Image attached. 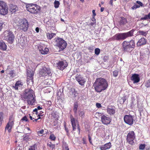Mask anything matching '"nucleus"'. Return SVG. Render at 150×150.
Segmentation results:
<instances>
[{"label":"nucleus","instance_id":"4d7b16f0","mask_svg":"<svg viewBox=\"0 0 150 150\" xmlns=\"http://www.w3.org/2000/svg\"><path fill=\"white\" fill-rule=\"evenodd\" d=\"M13 74H14V72H13V70L11 71L9 74L10 75V76H12V77H13Z\"/></svg>","mask_w":150,"mask_h":150},{"label":"nucleus","instance_id":"20e7f679","mask_svg":"<svg viewBox=\"0 0 150 150\" xmlns=\"http://www.w3.org/2000/svg\"><path fill=\"white\" fill-rule=\"evenodd\" d=\"M56 45L58 47L60 50H64L66 47L67 43L66 41L62 38L59 37H56L54 39Z\"/></svg>","mask_w":150,"mask_h":150},{"label":"nucleus","instance_id":"39448f33","mask_svg":"<svg viewBox=\"0 0 150 150\" xmlns=\"http://www.w3.org/2000/svg\"><path fill=\"white\" fill-rule=\"evenodd\" d=\"M4 35L5 40L10 43H13L15 36L12 32L8 30L5 31L4 32Z\"/></svg>","mask_w":150,"mask_h":150},{"label":"nucleus","instance_id":"f03ea898","mask_svg":"<svg viewBox=\"0 0 150 150\" xmlns=\"http://www.w3.org/2000/svg\"><path fill=\"white\" fill-rule=\"evenodd\" d=\"M34 93L31 89H25L24 93L21 95L23 99L27 100V103L30 105H33L35 103V99L33 96Z\"/></svg>","mask_w":150,"mask_h":150},{"label":"nucleus","instance_id":"de8ad7c7","mask_svg":"<svg viewBox=\"0 0 150 150\" xmlns=\"http://www.w3.org/2000/svg\"><path fill=\"white\" fill-rule=\"evenodd\" d=\"M53 118H55L57 117V113L56 112L53 111L51 114Z\"/></svg>","mask_w":150,"mask_h":150},{"label":"nucleus","instance_id":"2f4dec72","mask_svg":"<svg viewBox=\"0 0 150 150\" xmlns=\"http://www.w3.org/2000/svg\"><path fill=\"white\" fill-rule=\"evenodd\" d=\"M4 113L2 112H0V126H1L3 120Z\"/></svg>","mask_w":150,"mask_h":150},{"label":"nucleus","instance_id":"79ce46f5","mask_svg":"<svg viewBox=\"0 0 150 150\" xmlns=\"http://www.w3.org/2000/svg\"><path fill=\"white\" fill-rule=\"evenodd\" d=\"M145 144H141L139 146V149L141 150H144L145 147Z\"/></svg>","mask_w":150,"mask_h":150},{"label":"nucleus","instance_id":"f8f14e48","mask_svg":"<svg viewBox=\"0 0 150 150\" xmlns=\"http://www.w3.org/2000/svg\"><path fill=\"white\" fill-rule=\"evenodd\" d=\"M75 78L79 84L81 86L83 85L86 81L80 75L77 74L75 76Z\"/></svg>","mask_w":150,"mask_h":150},{"label":"nucleus","instance_id":"f704fd0d","mask_svg":"<svg viewBox=\"0 0 150 150\" xmlns=\"http://www.w3.org/2000/svg\"><path fill=\"white\" fill-rule=\"evenodd\" d=\"M78 107V104L77 103H75L74 104V107L73 110L74 111V113H76L77 112V108Z\"/></svg>","mask_w":150,"mask_h":150},{"label":"nucleus","instance_id":"5701e85b","mask_svg":"<svg viewBox=\"0 0 150 150\" xmlns=\"http://www.w3.org/2000/svg\"><path fill=\"white\" fill-rule=\"evenodd\" d=\"M18 43L20 44L21 47L24 46L25 43V38L23 37L20 38L18 39Z\"/></svg>","mask_w":150,"mask_h":150},{"label":"nucleus","instance_id":"c756f323","mask_svg":"<svg viewBox=\"0 0 150 150\" xmlns=\"http://www.w3.org/2000/svg\"><path fill=\"white\" fill-rule=\"evenodd\" d=\"M18 7L16 6H11V12L13 13H14L18 10Z\"/></svg>","mask_w":150,"mask_h":150},{"label":"nucleus","instance_id":"6ab92c4d","mask_svg":"<svg viewBox=\"0 0 150 150\" xmlns=\"http://www.w3.org/2000/svg\"><path fill=\"white\" fill-rule=\"evenodd\" d=\"M146 42V40L144 38H142L138 41L137 45L138 46H140L142 45L145 44Z\"/></svg>","mask_w":150,"mask_h":150},{"label":"nucleus","instance_id":"9b49d317","mask_svg":"<svg viewBox=\"0 0 150 150\" xmlns=\"http://www.w3.org/2000/svg\"><path fill=\"white\" fill-rule=\"evenodd\" d=\"M134 117L131 115H125L124 117V122L126 124L132 125L133 124Z\"/></svg>","mask_w":150,"mask_h":150},{"label":"nucleus","instance_id":"0eeeda50","mask_svg":"<svg viewBox=\"0 0 150 150\" xmlns=\"http://www.w3.org/2000/svg\"><path fill=\"white\" fill-rule=\"evenodd\" d=\"M26 7L27 10L32 13H37L40 10L36 4H28L26 5Z\"/></svg>","mask_w":150,"mask_h":150},{"label":"nucleus","instance_id":"f3484780","mask_svg":"<svg viewBox=\"0 0 150 150\" xmlns=\"http://www.w3.org/2000/svg\"><path fill=\"white\" fill-rule=\"evenodd\" d=\"M38 49L41 53L43 54H47L49 50L47 48L42 47L41 46L38 47Z\"/></svg>","mask_w":150,"mask_h":150},{"label":"nucleus","instance_id":"37998d69","mask_svg":"<svg viewBox=\"0 0 150 150\" xmlns=\"http://www.w3.org/2000/svg\"><path fill=\"white\" fill-rule=\"evenodd\" d=\"M64 127L65 128V130L66 131V132H67V135L68 136H69V130H68V128L67 127H66V125L65 124H64Z\"/></svg>","mask_w":150,"mask_h":150},{"label":"nucleus","instance_id":"c9c22d12","mask_svg":"<svg viewBox=\"0 0 150 150\" xmlns=\"http://www.w3.org/2000/svg\"><path fill=\"white\" fill-rule=\"evenodd\" d=\"M8 123H9L10 125L12 127L14 124L13 120L12 119V117H10L9 121Z\"/></svg>","mask_w":150,"mask_h":150},{"label":"nucleus","instance_id":"473e14b6","mask_svg":"<svg viewBox=\"0 0 150 150\" xmlns=\"http://www.w3.org/2000/svg\"><path fill=\"white\" fill-rule=\"evenodd\" d=\"M29 115V117L31 120H33V122H37V121L40 118V116H42V115H40L39 114L38 115V116H39V117L37 119H36L34 118V117H33L31 115Z\"/></svg>","mask_w":150,"mask_h":150},{"label":"nucleus","instance_id":"aec40b11","mask_svg":"<svg viewBox=\"0 0 150 150\" xmlns=\"http://www.w3.org/2000/svg\"><path fill=\"white\" fill-rule=\"evenodd\" d=\"M7 49V46L4 42L2 40H0V49L5 51Z\"/></svg>","mask_w":150,"mask_h":150},{"label":"nucleus","instance_id":"1a4fd4ad","mask_svg":"<svg viewBox=\"0 0 150 150\" xmlns=\"http://www.w3.org/2000/svg\"><path fill=\"white\" fill-rule=\"evenodd\" d=\"M52 73L50 70L46 67H43L39 73L40 76H50L52 75Z\"/></svg>","mask_w":150,"mask_h":150},{"label":"nucleus","instance_id":"a18cd8bd","mask_svg":"<svg viewBox=\"0 0 150 150\" xmlns=\"http://www.w3.org/2000/svg\"><path fill=\"white\" fill-rule=\"evenodd\" d=\"M118 71L115 70V71H113V76L115 77H117L118 75Z\"/></svg>","mask_w":150,"mask_h":150},{"label":"nucleus","instance_id":"a878e982","mask_svg":"<svg viewBox=\"0 0 150 150\" xmlns=\"http://www.w3.org/2000/svg\"><path fill=\"white\" fill-rule=\"evenodd\" d=\"M32 139V137L31 136L28 135V134H25V136L23 137V140L26 141H29L31 140Z\"/></svg>","mask_w":150,"mask_h":150},{"label":"nucleus","instance_id":"680f3d73","mask_svg":"<svg viewBox=\"0 0 150 150\" xmlns=\"http://www.w3.org/2000/svg\"><path fill=\"white\" fill-rule=\"evenodd\" d=\"M92 13L93 14V16H95L96 15V14L95 13V10H92Z\"/></svg>","mask_w":150,"mask_h":150},{"label":"nucleus","instance_id":"4468645a","mask_svg":"<svg viewBox=\"0 0 150 150\" xmlns=\"http://www.w3.org/2000/svg\"><path fill=\"white\" fill-rule=\"evenodd\" d=\"M101 120L102 123L105 125L108 124L111 122V119L110 117L105 115H103L101 116Z\"/></svg>","mask_w":150,"mask_h":150},{"label":"nucleus","instance_id":"f257e3e1","mask_svg":"<svg viewBox=\"0 0 150 150\" xmlns=\"http://www.w3.org/2000/svg\"><path fill=\"white\" fill-rule=\"evenodd\" d=\"M93 86L95 91L100 93L106 89L108 86V83L105 79L99 78L96 79Z\"/></svg>","mask_w":150,"mask_h":150},{"label":"nucleus","instance_id":"4c0bfd02","mask_svg":"<svg viewBox=\"0 0 150 150\" xmlns=\"http://www.w3.org/2000/svg\"><path fill=\"white\" fill-rule=\"evenodd\" d=\"M49 138L52 140H55L56 139V137L53 134H51Z\"/></svg>","mask_w":150,"mask_h":150},{"label":"nucleus","instance_id":"2eb2a0df","mask_svg":"<svg viewBox=\"0 0 150 150\" xmlns=\"http://www.w3.org/2000/svg\"><path fill=\"white\" fill-rule=\"evenodd\" d=\"M131 80L133 81L134 83H136L138 82L140 80L139 75L137 74H133L131 77Z\"/></svg>","mask_w":150,"mask_h":150},{"label":"nucleus","instance_id":"cd10ccee","mask_svg":"<svg viewBox=\"0 0 150 150\" xmlns=\"http://www.w3.org/2000/svg\"><path fill=\"white\" fill-rule=\"evenodd\" d=\"M107 112L110 115H113L115 112V111L113 108H108L107 109Z\"/></svg>","mask_w":150,"mask_h":150},{"label":"nucleus","instance_id":"ea45409f","mask_svg":"<svg viewBox=\"0 0 150 150\" xmlns=\"http://www.w3.org/2000/svg\"><path fill=\"white\" fill-rule=\"evenodd\" d=\"M139 34L144 36H146L147 34L146 32H144L143 31H139Z\"/></svg>","mask_w":150,"mask_h":150},{"label":"nucleus","instance_id":"4be33fe9","mask_svg":"<svg viewBox=\"0 0 150 150\" xmlns=\"http://www.w3.org/2000/svg\"><path fill=\"white\" fill-rule=\"evenodd\" d=\"M71 122L73 127V130L74 131L76 129V121L74 118L72 116L71 117Z\"/></svg>","mask_w":150,"mask_h":150},{"label":"nucleus","instance_id":"b1692460","mask_svg":"<svg viewBox=\"0 0 150 150\" xmlns=\"http://www.w3.org/2000/svg\"><path fill=\"white\" fill-rule=\"evenodd\" d=\"M27 76L30 78V79H32L33 77V76L34 75V73L33 71L27 70Z\"/></svg>","mask_w":150,"mask_h":150},{"label":"nucleus","instance_id":"bf43d9fd","mask_svg":"<svg viewBox=\"0 0 150 150\" xmlns=\"http://www.w3.org/2000/svg\"><path fill=\"white\" fill-rule=\"evenodd\" d=\"M44 132V130L43 129H42L41 130L38 131V134H42Z\"/></svg>","mask_w":150,"mask_h":150},{"label":"nucleus","instance_id":"58836bf2","mask_svg":"<svg viewBox=\"0 0 150 150\" xmlns=\"http://www.w3.org/2000/svg\"><path fill=\"white\" fill-rule=\"evenodd\" d=\"M59 5V2L58 1H55L54 2V7L56 8H58Z\"/></svg>","mask_w":150,"mask_h":150},{"label":"nucleus","instance_id":"13d9d810","mask_svg":"<svg viewBox=\"0 0 150 150\" xmlns=\"http://www.w3.org/2000/svg\"><path fill=\"white\" fill-rule=\"evenodd\" d=\"M136 2L139 5V6H142L143 5L142 3L140 1H137Z\"/></svg>","mask_w":150,"mask_h":150},{"label":"nucleus","instance_id":"6e6d98bb","mask_svg":"<svg viewBox=\"0 0 150 150\" xmlns=\"http://www.w3.org/2000/svg\"><path fill=\"white\" fill-rule=\"evenodd\" d=\"M3 22L1 21H0V31H1L3 28Z\"/></svg>","mask_w":150,"mask_h":150},{"label":"nucleus","instance_id":"338daca9","mask_svg":"<svg viewBox=\"0 0 150 150\" xmlns=\"http://www.w3.org/2000/svg\"><path fill=\"white\" fill-rule=\"evenodd\" d=\"M35 31L37 33H38L39 31V28L38 27H37L35 28Z\"/></svg>","mask_w":150,"mask_h":150},{"label":"nucleus","instance_id":"864d4df0","mask_svg":"<svg viewBox=\"0 0 150 150\" xmlns=\"http://www.w3.org/2000/svg\"><path fill=\"white\" fill-rule=\"evenodd\" d=\"M31 67L32 68H36L37 66V65H36L35 63H33L32 62L31 63Z\"/></svg>","mask_w":150,"mask_h":150},{"label":"nucleus","instance_id":"0e129e2a","mask_svg":"<svg viewBox=\"0 0 150 150\" xmlns=\"http://www.w3.org/2000/svg\"><path fill=\"white\" fill-rule=\"evenodd\" d=\"M33 112H36V115H37L38 114V110L37 109V108H35V109H34L33 110Z\"/></svg>","mask_w":150,"mask_h":150},{"label":"nucleus","instance_id":"a19ab883","mask_svg":"<svg viewBox=\"0 0 150 150\" xmlns=\"http://www.w3.org/2000/svg\"><path fill=\"white\" fill-rule=\"evenodd\" d=\"M100 52V50L98 48H96L95 49V54L96 55H98L99 54Z\"/></svg>","mask_w":150,"mask_h":150},{"label":"nucleus","instance_id":"e2e57ef3","mask_svg":"<svg viewBox=\"0 0 150 150\" xmlns=\"http://www.w3.org/2000/svg\"><path fill=\"white\" fill-rule=\"evenodd\" d=\"M88 139L89 140L90 144H92V141H91V137L89 135H88Z\"/></svg>","mask_w":150,"mask_h":150},{"label":"nucleus","instance_id":"69168bd1","mask_svg":"<svg viewBox=\"0 0 150 150\" xmlns=\"http://www.w3.org/2000/svg\"><path fill=\"white\" fill-rule=\"evenodd\" d=\"M77 129L79 133H79L80 132V127H79V125H77Z\"/></svg>","mask_w":150,"mask_h":150},{"label":"nucleus","instance_id":"603ef678","mask_svg":"<svg viewBox=\"0 0 150 150\" xmlns=\"http://www.w3.org/2000/svg\"><path fill=\"white\" fill-rule=\"evenodd\" d=\"M148 19H149V18L147 16V15H146L144 17L141 18L140 20H147Z\"/></svg>","mask_w":150,"mask_h":150},{"label":"nucleus","instance_id":"bb28decb","mask_svg":"<svg viewBox=\"0 0 150 150\" xmlns=\"http://www.w3.org/2000/svg\"><path fill=\"white\" fill-rule=\"evenodd\" d=\"M22 83L21 82V81H16L14 86V88L16 90H18L19 87H20V85H23Z\"/></svg>","mask_w":150,"mask_h":150},{"label":"nucleus","instance_id":"72a5a7b5","mask_svg":"<svg viewBox=\"0 0 150 150\" xmlns=\"http://www.w3.org/2000/svg\"><path fill=\"white\" fill-rule=\"evenodd\" d=\"M127 97L126 96L123 97L119 100L120 103L123 104L127 100Z\"/></svg>","mask_w":150,"mask_h":150},{"label":"nucleus","instance_id":"c03bdc74","mask_svg":"<svg viewBox=\"0 0 150 150\" xmlns=\"http://www.w3.org/2000/svg\"><path fill=\"white\" fill-rule=\"evenodd\" d=\"M139 7L140 6L137 4H135L131 8L132 10H135L137 8H139Z\"/></svg>","mask_w":150,"mask_h":150},{"label":"nucleus","instance_id":"09e8293b","mask_svg":"<svg viewBox=\"0 0 150 150\" xmlns=\"http://www.w3.org/2000/svg\"><path fill=\"white\" fill-rule=\"evenodd\" d=\"M21 121H24L25 122H28V120L27 118V117L26 116H24L22 117Z\"/></svg>","mask_w":150,"mask_h":150},{"label":"nucleus","instance_id":"5fc2aeb1","mask_svg":"<svg viewBox=\"0 0 150 150\" xmlns=\"http://www.w3.org/2000/svg\"><path fill=\"white\" fill-rule=\"evenodd\" d=\"M47 145L50 147L52 148L53 149L55 147V145L54 144H52L51 143L50 144H47Z\"/></svg>","mask_w":150,"mask_h":150},{"label":"nucleus","instance_id":"052dcab7","mask_svg":"<svg viewBox=\"0 0 150 150\" xmlns=\"http://www.w3.org/2000/svg\"><path fill=\"white\" fill-rule=\"evenodd\" d=\"M96 107L98 108H100L101 107V105L100 103H97L96 104Z\"/></svg>","mask_w":150,"mask_h":150},{"label":"nucleus","instance_id":"a211bd4d","mask_svg":"<svg viewBox=\"0 0 150 150\" xmlns=\"http://www.w3.org/2000/svg\"><path fill=\"white\" fill-rule=\"evenodd\" d=\"M111 146L110 142L106 143L104 145L99 146V148L101 150H106L110 148Z\"/></svg>","mask_w":150,"mask_h":150},{"label":"nucleus","instance_id":"c85d7f7f","mask_svg":"<svg viewBox=\"0 0 150 150\" xmlns=\"http://www.w3.org/2000/svg\"><path fill=\"white\" fill-rule=\"evenodd\" d=\"M55 33H47V36L48 39H51L54 36L56 35Z\"/></svg>","mask_w":150,"mask_h":150},{"label":"nucleus","instance_id":"dca6fc26","mask_svg":"<svg viewBox=\"0 0 150 150\" xmlns=\"http://www.w3.org/2000/svg\"><path fill=\"white\" fill-rule=\"evenodd\" d=\"M122 50L125 52H129L132 50L129 47L128 45L125 43V41H124L122 44Z\"/></svg>","mask_w":150,"mask_h":150},{"label":"nucleus","instance_id":"8fccbe9b","mask_svg":"<svg viewBox=\"0 0 150 150\" xmlns=\"http://www.w3.org/2000/svg\"><path fill=\"white\" fill-rule=\"evenodd\" d=\"M36 147L35 145H34L32 146H31L29 148V150H35V148Z\"/></svg>","mask_w":150,"mask_h":150},{"label":"nucleus","instance_id":"9d476101","mask_svg":"<svg viewBox=\"0 0 150 150\" xmlns=\"http://www.w3.org/2000/svg\"><path fill=\"white\" fill-rule=\"evenodd\" d=\"M135 138V133L133 131L129 132L127 137V142L130 144L132 145L134 143V139Z\"/></svg>","mask_w":150,"mask_h":150},{"label":"nucleus","instance_id":"393cba45","mask_svg":"<svg viewBox=\"0 0 150 150\" xmlns=\"http://www.w3.org/2000/svg\"><path fill=\"white\" fill-rule=\"evenodd\" d=\"M127 23V19L124 17H122L120 21V25H122Z\"/></svg>","mask_w":150,"mask_h":150},{"label":"nucleus","instance_id":"7ed1b4c3","mask_svg":"<svg viewBox=\"0 0 150 150\" xmlns=\"http://www.w3.org/2000/svg\"><path fill=\"white\" fill-rule=\"evenodd\" d=\"M134 31L132 30L127 33H117L113 36L112 39L113 40L119 41L125 40L127 38L132 36Z\"/></svg>","mask_w":150,"mask_h":150},{"label":"nucleus","instance_id":"e433bc0d","mask_svg":"<svg viewBox=\"0 0 150 150\" xmlns=\"http://www.w3.org/2000/svg\"><path fill=\"white\" fill-rule=\"evenodd\" d=\"M79 115L82 118H83L85 116V112L83 111H81L79 113Z\"/></svg>","mask_w":150,"mask_h":150},{"label":"nucleus","instance_id":"423d86ee","mask_svg":"<svg viewBox=\"0 0 150 150\" xmlns=\"http://www.w3.org/2000/svg\"><path fill=\"white\" fill-rule=\"evenodd\" d=\"M19 28L24 32L26 31L28 29L29 24L28 21L26 19L21 20L19 23Z\"/></svg>","mask_w":150,"mask_h":150},{"label":"nucleus","instance_id":"774afa93","mask_svg":"<svg viewBox=\"0 0 150 150\" xmlns=\"http://www.w3.org/2000/svg\"><path fill=\"white\" fill-rule=\"evenodd\" d=\"M96 22H91L90 23V25L92 26H93V25H95Z\"/></svg>","mask_w":150,"mask_h":150},{"label":"nucleus","instance_id":"7c9ffc66","mask_svg":"<svg viewBox=\"0 0 150 150\" xmlns=\"http://www.w3.org/2000/svg\"><path fill=\"white\" fill-rule=\"evenodd\" d=\"M12 127L10 125L9 123H8L7 124L5 128V130H7L9 132H10L11 131Z\"/></svg>","mask_w":150,"mask_h":150},{"label":"nucleus","instance_id":"6e6552de","mask_svg":"<svg viewBox=\"0 0 150 150\" xmlns=\"http://www.w3.org/2000/svg\"><path fill=\"white\" fill-rule=\"evenodd\" d=\"M8 13V7L6 4L2 1H0V14L5 15Z\"/></svg>","mask_w":150,"mask_h":150},{"label":"nucleus","instance_id":"412c9836","mask_svg":"<svg viewBox=\"0 0 150 150\" xmlns=\"http://www.w3.org/2000/svg\"><path fill=\"white\" fill-rule=\"evenodd\" d=\"M125 43L128 45L132 49L134 48L135 47L134 42L133 40H131L129 42H127L125 41Z\"/></svg>","mask_w":150,"mask_h":150},{"label":"nucleus","instance_id":"3c124183","mask_svg":"<svg viewBox=\"0 0 150 150\" xmlns=\"http://www.w3.org/2000/svg\"><path fill=\"white\" fill-rule=\"evenodd\" d=\"M93 49L94 47L92 45L91 46L88 47V49L91 52L93 51Z\"/></svg>","mask_w":150,"mask_h":150},{"label":"nucleus","instance_id":"49530a36","mask_svg":"<svg viewBox=\"0 0 150 150\" xmlns=\"http://www.w3.org/2000/svg\"><path fill=\"white\" fill-rule=\"evenodd\" d=\"M145 86L147 88H149L150 87V80H149L145 84Z\"/></svg>","mask_w":150,"mask_h":150},{"label":"nucleus","instance_id":"ddd939ff","mask_svg":"<svg viewBox=\"0 0 150 150\" xmlns=\"http://www.w3.org/2000/svg\"><path fill=\"white\" fill-rule=\"evenodd\" d=\"M57 64V68L61 70H63L68 65L67 62L66 61H59Z\"/></svg>","mask_w":150,"mask_h":150}]
</instances>
